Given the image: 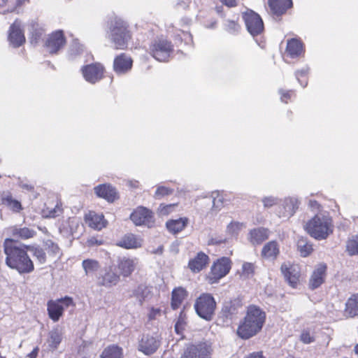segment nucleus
<instances>
[{"mask_svg": "<svg viewBox=\"0 0 358 358\" xmlns=\"http://www.w3.org/2000/svg\"><path fill=\"white\" fill-rule=\"evenodd\" d=\"M20 187L22 189H27L28 191H31L34 189V187L32 185L27 184V183H21Z\"/></svg>", "mask_w": 358, "mask_h": 358, "instance_id": "338daca9", "label": "nucleus"}, {"mask_svg": "<svg viewBox=\"0 0 358 358\" xmlns=\"http://www.w3.org/2000/svg\"><path fill=\"white\" fill-rule=\"evenodd\" d=\"M213 199L206 198L204 199V204L208 206L212 205V210L218 211L222 206L223 198L217 192H213L212 194Z\"/></svg>", "mask_w": 358, "mask_h": 358, "instance_id": "e433bc0d", "label": "nucleus"}, {"mask_svg": "<svg viewBox=\"0 0 358 358\" xmlns=\"http://www.w3.org/2000/svg\"><path fill=\"white\" fill-rule=\"evenodd\" d=\"M28 250L33 253L34 257L40 264H44L46 262V254L43 249L39 247L27 245Z\"/></svg>", "mask_w": 358, "mask_h": 358, "instance_id": "c03bdc74", "label": "nucleus"}, {"mask_svg": "<svg viewBox=\"0 0 358 358\" xmlns=\"http://www.w3.org/2000/svg\"><path fill=\"white\" fill-rule=\"evenodd\" d=\"M87 243L89 245L92 246L94 245H101L102 243V241H98L96 238L92 237L88 240Z\"/></svg>", "mask_w": 358, "mask_h": 358, "instance_id": "680f3d73", "label": "nucleus"}, {"mask_svg": "<svg viewBox=\"0 0 358 358\" xmlns=\"http://www.w3.org/2000/svg\"><path fill=\"white\" fill-rule=\"evenodd\" d=\"M133 60L125 53H121L117 56L113 62L114 71L118 75L128 73L132 68Z\"/></svg>", "mask_w": 358, "mask_h": 358, "instance_id": "f3484780", "label": "nucleus"}, {"mask_svg": "<svg viewBox=\"0 0 358 358\" xmlns=\"http://www.w3.org/2000/svg\"><path fill=\"white\" fill-rule=\"evenodd\" d=\"M143 240L133 234H125L116 243L117 246L125 249H136L141 248Z\"/></svg>", "mask_w": 358, "mask_h": 358, "instance_id": "412c9836", "label": "nucleus"}, {"mask_svg": "<svg viewBox=\"0 0 358 358\" xmlns=\"http://www.w3.org/2000/svg\"><path fill=\"white\" fill-rule=\"evenodd\" d=\"M130 218L137 226L145 225L148 227H152L155 223L152 212L143 206L138 207L131 214Z\"/></svg>", "mask_w": 358, "mask_h": 358, "instance_id": "9d476101", "label": "nucleus"}, {"mask_svg": "<svg viewBox=\"0 0 358 358\" xmlns=\"http://www.w3.org/2000/svg\"><path fill=\"white\" fill-rule=\"evenodd\" d=\"M150 295L149 289L144 285H139L134 292V296L142 304Z\"/></svg>", "mask_w": 358, "mask_h": 358, "instance_id": "79ce46f5", "label": "nucleus"}, {"mask_svg": "<svg viewBox=\"0 0 358 358\" xmlns=\"http://www.w3.org/2000/svg\"><path fill=\"white\" fill-rule=\"evenodd\" d=\"M303 43L297 38L287 40L285 52L292 59L303 57L304 55Z\"/></svg>", "mask_w": 358, "mask_h": 358, "instance_id": "6ab92c4d", "label": "nucleus"}, {"mask_svg": "<svg viewBox=\"0 0 358 358\" xmlns=\"http://www.w3.org/2000/svg\"><path fill=\"white\" fill-rule=\"evenodd\" d=\"M6 255V264L19 273H29L34 269L32 260L27 254V245L17 243L11 238H6L3 243Z\"/></svg>", "mask_w": 358, "mask_h": 358, "instance_id": "f257e3e1", "label": "nucleus"}, {"mask_svg": "<svg viewBox=\"0 0 358 358\" xmlns=\"http://www.w3.org/2000/svg\"><path fill=\"white\" fill-rule=\"evenodd\" d=\"M8 0H0V7H3Z\"/></svg>", "mask_w": 358, "mask_h": 358, "instance_id": "774afa93", "label": "nucleus"}, {"mask_svg": "<svg viewBox=\"0 0 358 358\" xmlns=\"http://www.w3.org/2000/svg\"><path fill=\"white\" fill-rule=\"evenodd\" d=\"M173 189H170L165 186H159L157 187L155 193V198L157 199H159L164 196H167L173 193Z\"/></svg>", "mask_w": 358, "mask_h": 358, "instance_id": "09e8293b", "label": "nucleus"}, {"mask_svg": "<svg viewBox=\"0 0 358 358\" xmlns=\"http://www.w3.org/2000/svg\"><path fill=\"white\" fill-rule=\"evenodd\" d=\"M63 209L60 203L57 204L53 208L45 207L42 210V215L45 218H55L62 214Z\"/></svg>", "mask_w": 358, "mask_h": 358, "instance_id": "4c0bfd02", "label": "nucleus"}, {"mask_svg": "<svg viewBox=\"0 0 358 358\" xmlns=\"http://www.w3.org/2000/svg\"><path fill=\"white\" fill-rule=\"evenodd\" d=\"M220 1L228 7H233L236 6V0H220Z\"/></svg>", "mask_w": 358, "mask_h": 358, "instance_id": "e2e57ef3", "label": "nucleus"}, {"mask_svg": "<svg viewBox=\"0 0 358 358\" xmlns=\"http://www.w3.org/2000/svg\"><path fill=\"white\" fill-rule=\"evenodd\" d=\"M10 231L13 237L24 240L33 238L36 234V231L35 230L26 227H20L18 226H14L10 229Z\"/></svg>", "mask_w": 358, "mask_h": 358, "instance_id": "2f4dec72", "label": "nucleus"}, {"mask_svg": "<svg viewBox=\"0 0 358 358\" xmlns=\"http://www.w3.org/2000/svg\"><path fill=\"white\" fill-rule=\"evenodd\" d=\"M2 204L6 206L10 210L15 213H19L22 209L20 202L13 198L9 192H4L1 194Z\"/></svg>", "mask_w": 358, "mask_h": 358, "instance_id": "473e14b6", "label": "nucleus"}, {"mask_svg": "<svg viewBox=\"0 0 358 358\" xmlns=\"http://www.w3.org/2000/svg\"><path fill=\"white\" fill-rule=\"evenodd\" d=\"M299 203V201L296 197L285 198L282 204L283 211L280 212V216L284 217L293 216L298 210Z\"/></svg>", "mask_w": 358, "mask_h": 358, "instance_id": "5701e85b", "label": "nucleus"}, {"mask_svg": "<svg viewBox=\"0 0 358 358\" xmlns=\"http://www.w3.org/2000/svg\"><path fill=\"white\" fill-rule=\"evenodd\" d=\"M236 333L240 338L246 339V317L243 319L241 324L238 327Z\"/></svg>", "mask_w": 358, "mask_h": 358, "instance_id": "3c124183", "label": "nucleus"}, {"mask_svg": "<svg viewBox=\"0 0 358 358\" xmlns=\"http://www.w3.org/2000/svg\"><path fill=\"white\" fill-rule=\"evenodd\" d=\"M86 220L89 226L96 230H101L106 226V220L102 214L90 212L86 216Z\"/></svg>", "mask_w": 358, "mask_h": 358, "instance_id": "7c9ffc66", "label": "nucleus"}, {"mask_svg": "<svg viewBox=\"0 0 358 358\" xmlns=\"http://www.w3.org/2000/svg\"><path fill=\"white\" fill-rule=\"evenodd\" d=\"M45 250L50 256L59 257L61 255L60 248L58 245L50 239H48L43 242Z\"/></svg>", "mask_w": 358, "mask_h": 358, "instance_id": "37998d69", "label": "nucleus"}, {"mask_svg": "<svg viewBox=\"0 0 358 358\" xmlns=\"http://www.w3.org/2000/svg\"><path fill=\"white\" fill-rule=\"evenodd\" d=\"M264 30L263 20L261 16L248 8V32L252 36L254 41L259 45L264 46L262 35Z\"/></svg>", "mask_w": 358, "mask_h": 358, "instance_id": "0eeeda50", "label": "nucleus"}, {"mask_svg": "<svg viewBox=\"0 0 358 358\" xmlns=\"http://www.w3.org/2000/svg\"><path fill=\"white\" fill-rule=\"evenodd\" d=\"M308 71H309V68L306 66V67L302 68L301 69L298 70L295 72V76H296L297 80L299 81V83H300V85L303 87H305L307 85L308 81H307V80H302L301 78H306L308 73Z\"/></svg>", "mask_w": 358, "mask_h": 358, "instance_id": "de8ad7c7", "label": "nucleus"}, {"mask_svg": "<svg viewBox=\"0 0 358 358\" xmlns=\"http://www.w3.org/2000/svg\"><path fill=\"white\" fill-rule=\"evenodd\" d=\"M189 220L187 217H180L176 220H170L166 222V227L168 231L176 234L182 231L187 225Z\"/></svg>", "mask_w": 358, "mask_h": 358, "instance_id": "c756f323", "label": "nucleus"}, {"mask_svg": "<svg viewBox=\"0 0 358 358\" xmlns=\"http://www.w3.org/2000/svg\"><path fill=\"white\" fill-rule=\"evenodd\" d=\"M343 315L346 318L358 316V293L352 294L346 301Z\"/></svg>", "mask_w": 358, "mask_h": 358, "instance_id": "bb28decb", "label": "nucleus"}, {"mask_svg": "<svg viewBox=\"0 0 358 358\" xmlns=\"http://www.w3.org/2000/svg\"><path fill=\"white\" fill-rule=\"evenodd\" d=\"M82 266L86 275H90L97 271L100 268L98 261L94 259H87L83 261Z\"/></svg>", "mask_w": 358, "mask_h": 358, "instance_id": "58836bf2", "label": "nucleus"}, {"mask_svg": "<svg viewBox=\"0 0 358 358\" xmlns=\"http://www.w3.org/2000/svg\"><path fill=\"white\" fill-rule=\"evenodd\" d=\"M255 268L256 267L254 264L248 263V279L250 274H254L255 273Z\"/></svg>", "mask_w": 358, "mask_h": 358, "instance_id": "052dcab7", "label": "nucleus"}, {"mask_svg": "<svg viewBox=\"0 0 358 358\" xmlns=\"http://www.w3.org/2000/svg\"><path fill=\"white\" fill-rule=\"evenodd\" d=\"M82 71L85 80L94 84L102 79L104 68L101 64L95 63L84 66Z\"/></svg>", "mask_w": 358, "mask_h": 358, "instance_id": "ddd939ff", "label": "nucleus"}, {"mask_svg": "<svg viewBox=\"0 0 358 358\" xmlns=\"http://www.w3.org/2000/svg\"><path fill=\"white\" fill-rule=\"evenodd\" d=\"M208 259V255L200 252L194 258L189 259L188 267L193 273H198L206 267Z\"/></svg>", "mask_w": 358, "mask_h": 358, "instance_id": "b1692460", "label": "nucleus"}, {"mask_svg": "<svg viewBox=\"0 0 358 358\" xmlns=\"http://www.w3.org/2000/svg\"><path fill=\"white\" fill-rule=\"evenodd\" d=\"M281 271L289 285L293 288L296 287L300 277L299 266L290 263H284L281 266Z\"/></svg>", "mask_w": 358, "mask_h": 358, "instance_id": "2eb2a0df", "label": "nucleus"}, {"mask_svg": "<svg viewBox=\"0 0 358 358\" xmlns=\"http://www.w3.org/2000/svg\"><path fill=\"white\" fill-rule=\"evenodd\" d=\"M38 352V348L36 347L28 355V357L29 358H36Z\"/></svg>", "mask_w": 358, "mask_h": 358, "instance_id": "69168bd1", "label": "nucleus"}, {"mask_svg": "<svg viewBox=\"0 0 358 358\" xmlns=\"http://www.w3.org/2000/svg\"><path fill=\"white\" fill-rule=\"evenodd\" d=\"M161 315V310L159 308H151L150 313L148 314V318L150 320H155L158 316Z\"/></svg>", "mask_w": 358, "mask_h": 358, "instance_id": "bf43d9fd", "label": "nucleus"}, {"mask_svg": "<svg viewBox=\"0 0 358 358\" xmlns=\"http://www.w3.org/2000/svg\"><path fill=\"white\" fill-rule=\"evenodd\" d=\"M248 358H265L263 356V354L262 352H257L251 353L249 356H248Z\"/></svg>", "mask_w": 358, "mask_h": 358, "instance_id": "0e129e2a", "label": "nucleus"}, {"mask_svg": "<svg viewBox=\"0 0 358 358\" xmlns=\"http://www.w3.org/2000/svg\"><path fill=\"white\" fill-rule=\"evenodd\" d=\"M119 281L120 275L117 274L112 267L106 269L104 273L99 278V284L106 287L115 286Z\"/></svg>", "mask_w": 358, "mask_h": 358, "instance_id": "393cba45", "label": "nucleus"}, {"mask_svg": "<svg viewBox=\"0 0 358 358\" xmlns=\"http://www.w3.org/2000/svg\"><path fill=\"white\" fill-rule=\"evenodd\" d=\"M182 314V313H181L178 321L175 324V330L176 333L178 334H180L182 332L185 324V319L183 318Z\"/></svg>", "mask_w": 358, "mask_h": 358, "instance_id": "5fc2aeb1", "label": "nucleus"}, {"mask_svg": "<svg viewBox=\"0 0 358 358\" xmlns=\"http://www.w3.org/2000/svg\"><path fill=\"white\" fill-rule=\"evenodd\" d=\"M262 203L264 208H271L278 203V199L274 196H266L263 198Z\"/></svg>", "mask_w": 358, "mask_h": 358, "instance_id": "603ef678", "label": "nucleus"}, {"mask_svg": "<svg viewBox=\"0 0 358 358\" xmlns=\"http://www.w3.org/2000/svg\"><path fill=\"white\" fill-rule=\"evenodd\" d=\"M326 271L327 266L324 264L317 266L309 280V287L311 289H317L324 282Z\"/></svg>", "mask_w": 358, "mask_h": 358, "instance_id": "aec40b11", "label": "nucleus"}, {"mask_svg": "<svg viewBox=\"0 0 358 358\" xmlns=\"http://www.w3.org/2000/svg\"><path fill=\"white\" fill-rule=\"evenodd\" d=\"M21 27V22L18 20H16L10 27L8 41L15 48L22 45L25 41V37Z\"/></svg>", "mask_w": 358, "mask_h": 358, "instance_id": "dca6fc26", "label": "nucleus"}, {"mask_svg": "<svg viewBox=\"0 0 358 358\" xmlns=\"http://www.w3.org/2000/svg\"><path fill=\"white\" fill-rule=\"evenodd\" d=\"M74 306L72 298L69 296H65L55 301L50 300L47 304L48 315L52 320L57 322L63 315L65 308Z\"/></svg>", "mask_w": 358, "mask_h": 358, "instance_id": "1a4fd4ad", "label": "nucleus"}, {"mask_svg": "<svg viewBox=\"0 0 358 358\" xmlns=\"http://www.w3.org/2000/svg\"><path fill=\"white\" fill-rule=\"evenodd\" d=\"M279 93L280 94V99L282 102L287 103L288 100H290L292 96L294 95V92L292 90L284 91L282 90H279Z\"/></svg>", "mask_w": 358, "mask_h": 358, "instance_id": "864d4df0", "label": "nucleus"}, {"mask_svg": "<svg viewBox=\"0 0 358 358\" xmlns=\"http://www.w3.org/2000/svg\"><path fill=\"white\" fill-rule=\"evenodd\" d=\"M194 306L196 314L201 318L210 321L214 315L216 302L211 294L204 293L196 299Z\"/></svg>", "mask_w": 358, "mask_h": 358, "instance_id": "423d86ee", "label": "nucleus"}, {"mask_svg": "<svg viewBox=\"0 0 358 358\" xmlns=\"http://www.w3.org/2000/svg\"><path fill=\"white\" fill-rule=\"evenodd\" d=\"M243 223L231 222L227 227V233L231 236H236L243 228Z\"/></svg>", "mask_w": 358, "mask_h": 358, "instance_id": "49530a36", "label": "nucleus"}, {"mask_svg": "<svg viewBox=\"0 0 358 358\" xmlns=\"http://www.w3.org/2000/svg\"><path fill=\"white\" fill-rule=\"evenodd\" d=\"M174 206H175V205H172V204L166 205V206L160 205V206L159 208V213L162 215H168L170 213V211L171 210V209L174 208Z\"/></svg>", "mask_w": 358, "mask_h": 358, "instance_id": "4d7b16f0", "label": "nucleus"}, {"mask_svg": "<svg viewBox=\"0 0 358 358\" xmlns=\"http://www.w3.org/2000/svg\"><path fill=\"white\" fill-rule=\"evenodd\" d=\"M94 192L99 196L113 202L117 199L115 189L109 184H102L94 187Z\"/></svg>", "mask_w": 358, "mask_h": 358, "instance_id": "4be33fe9", "label": "nucleus"}, {"mask_svg": "<svg viewBox=\"0 0 358 358\" xmlns=\"http://www.w3.org/2000/svg\"><path fill=\"white\" fill-rule=\"evenodd\" d=\"M280 252L279 245L275 241L268 242L262 250V256L266 259H274Z\"/></svg>", "mask_w": 358, "mask_h": 358, "instance_id": "72a5a7b5", "label": "nucleus"}, {"mask_svg": "<svg viewBox=\"0 0 358 358\" xmlns=\"http://www.w3.org/2000/svg\"><path fill=\"white\" fill-rule=\"evenodd\" d=\"M83 50V45L79 43L78 39H74L70 46L69 55L71 58L80 54Z\"/></svg>", "mask_w": 358, "mask_h": 358, "instance_id": "a18cd8bd", "label": "nucleus"}, {"mask_svg": "<svg viewBox=\"0 0 358 358\" xmlns=\"http://www.w3.org/2000/svg\"><path fill=\"white\" fill-rule=\"evenodd\" d=\"M212 352L211 343L203 341L187 346L180 358H210Z\"/></svg>", "mask_w": 358, "mask_h": 358, "instance_id": "6e6552de", "label": "nucleus"}, {"mask_svg": "<svg viewBox=\"0 0 358 358\" xmlns=\"http://www.w3.org/2000/svg\"><path fill=\"white\" fill-rule=\"evenodd\" d=\"M173 50V46L171 42L161 37L151 42L148 52L156 60L164 62L169 61Z\"/></svg>", "mask_w": 358, "mask_h": 358, "instance_id": "39448f33", "label": "nucleus"}, {"mask_svg": "<svg viewBox=\"0 0 358 358\" xmlns=\"http://www.w3.org/2000/svg\"><path fill=\"white\" fill-rule=\"evenodd\" d=\"M297 248L301 256L304 257L308 256L313 250V245L303 238L298 240Z\"/></svg>", "mask_w": 358, "mask_h": 358, "instance_id": "a19ab883", "label": "nucleus"}, {"mask_svg": "<svg viewBox=\"0 0 358 358\" xmlns=\"http://www.w3.org/2000/svg\"><path fill=\"white\" fill-rule=\"evenodd\" d=\"M266 320V313L259 307H248V339L257 334L262 329Z\"/></svg>", "mask_w": 358, "mask_h": 358, "instance_id": "20e7f679", "label": "nucleus"}, {"mask_svg": "<svg viewBox=\"0 0 358 358\" xmlns=\"http://www.w3.org/2000/svg\"><path fill=\"white\" fill-rule=\"evenodd\" d=\"M227 30L231 34H235L240 29V26L234 21H228L226 24Z\"/></svg>", "mask_w": 358, "mask_h": 358, "instance_id": "6e6d98bb", "label": "nucleus"}, {"mask_svg": "<svg viewBox=\"0 0 358 358\" xmlns=\"http://www.w3.org/2000/svg\"><path fill=\"white\" fill-rule=\"evenodd\" d=\"M231 268L230 262L228 258L224 257L217 260L211 267L209 280L211 283L217 282L218 280L225 276Z\"/></svg>", "mask_w": 358, "mask_h": 358, "instance_id": "f8f14e48", "label": "nucleus"}, {"mask_svg": "<svg viewBox=\"0 0 358 358\" xmlns=\"http://www.w3.org/2000/svg\"><path fill=\"white\" fill-rule=\"evenodd\" d=\"M123 350L116 345H111L106 348L101 355V358H122Z\"/></svg>", "mask_w": 358, "mask_h": 358, "instance_id": "f704fd0d", "label": "nucleus"}, {"mask_svg": "<svg viewBox=\"0 0 358 358\" xmlns=\"http://www.w3.org/2000/svg\"><path fill=\"white\" fill-rule=\"evenodd\" d=\"M308 207L313 211H317V213H322L320 211V204L315 200H310L308 202Z\"/></svg>", "mask_w": 358, "mask_h": 358, "instance_id": "13d9d810", "label": "nucleus"}, {"mask_svg": "<svg viewBox=\"0 0 358 358\" xmlns=\"http://www.w3.org/2000/svg\"><path fill=\"white\" fill-rule=\"evenodd\" d=\"M66 43V40L62 31H56L47 38L45 48L50 54H56L62 49Z\"/></svg>", "mask_w": 358, "mask_h": 358, "instance_id": "4468645a", "label": "nucleus"}, {"mask_svg": "<svg viewBox=\"0 0 358 358\" xmlns=\"http://www.w3.org/2000/svg\"><path fill=\"white\" fill-rule=\"evenodd\" d=\"M64 331L62 327L57 326L48 334L47 343L50 350H55L58 348L63 338Z\"/></svg>", "mask_w": 358, "mask_h": 358, "instance_id": "a878e982", "label": "nucleus"}, {"mask_svg": "<svg viewBox=\"0 0 358 358\" xmlns=\"http://www.w3.org/2000/svg\"><path fill=\"white\" fill-rule=\"evenodd\" d=\"M137 264L138 259L136 258L122 257L117 259V267L120 275L127 278L130 276L134 271Z\"/></svg>", "mask_w": 358, "mask_h": 358, "instance_id": "a211bd4d", "label": "nucleus"}, {"mask_svg": "<svg viewBox=\"0 0 358 358\" xmlns=\"http://www.w3.org/2000/svg\"><path fill=\"white\" fill-rule=\"evenodd\" d=\"M161 345V339L157 335L144 334L138 342V350L145 355L155 353Z\"/></svg>", "mask_w": 358, "mask_h": 358, "instance_id": "9b49d317", "label": "nucleus"}, {"mask_svg": "<svg viewBox=\"0 0 358 358\" xmlns=\"http://www.w3.org/2000/svg\"><path fill=\"white\" fill-rule=\"evenodd\" d=\"M108 37L115 48H126L131 38L127 23L120 18H115L109 24Z\"/></svg>", "mask_w": 358, "mask_h": 358, "instance_id": "7ed1b4c3", "label": "nucleus"}, {"mask_svg": "<svg viewBox=\"0 0 358 358\" xmlns=\"http://www.w3.org/2000/svg\"><path fill=\"white\" fill-rule=\"evenodd\" d=\"M271 12L277 15H282L292 6V0H268Z\"/></svg>", "mask_w": 358, "mask_h": 358, "instance_id": "cd10ccee", "label": "nucleus"}, {"mask_svg": "<svg viewBox=\"0 0 358 358\" xmlns=\"http://www.w3.org/2000/svg\"><path fill=\"white\" fill-rule=\"evenodd\" d=\"M346 251L350 255H358V236L352 235L346 241Z\"/></svg>", "mask_w": 358, "mask_h": 358, "instance_id": "ea45409f", "label": "nucleus"}, {"mask_svg": "<svg viewBox=\"0 0 358 358\" xmlns=\"http://www.w3.org/2000/svg\"><path fill=\"white\" fill-rule=\"evenodd\" d=\"M300 341L304 344H310L315 341V338L313 333L309 330L302 331L300 335Z\"/></svg>", "mask_w": 358, "mask_h": 358, "instance_id": "8fccbe9b", "label": "nucleus"}, {"mask_svg": "<svg viewBox=\"0 0 358 358\" xmlns=\"http://www.w3.org/2000/svg\"><path fill=\"white\" fill-rule=\"evenodd\" d=\"M305 230L316 240H324L334 231L332 218L327 212L317 213L304 226Z\"/></svg>", "mask_w": 358, "mask_h": 358, "instance_id": "f03ea898", "label": "nucleus"}, {"mask_svg": "<svg viewBox=\"0 0 358 358\" xmlns=\"http://www.w3.org/2000/svg\"><path fill=\"white\" fill-rule=\"evenodd\" d=\"M269 231L264 227L255 228L250 231V241L253 245L261 244L269 237Z\"/></svg>", "mask_w": 358, "mask_h": 358, "instance_id": "c85d7f7f", "label": "nucleus"}, {"mask_svg": "<svg viewBox=\"0 0 358 358\" xmlns=\"http://www.w3.org/2000/svg\"><path fill=\"white\" fill-rule=\"evenodd\" d=\"M186 296V291L182 287L174 289L172 292L171 306L177 309Z\"/></svg>", "mask_w": 358, "mask_h": 358, "instance_id": "c9c22d12", "label": "nucleus"}]
</instances>
